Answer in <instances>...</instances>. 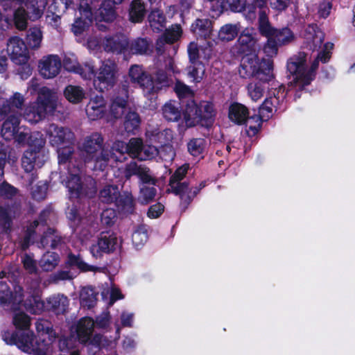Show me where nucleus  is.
I'll use <instances>...</instances> for the list:
<instances>
[{"label": "nucleus", "instance_id": "nucleus-1", "mask_svg": "<svg viewBox=\"0 0 355 355\" xmlns=\"http://www.w3.org/2000/svg\"><path fill=\"white\" fill-rule=\"evenodd\" d=\"M58 148L59 165L67 164L68 176L66 187L68 189L70 200H76L79 202L93 198L97 193L96 182L94 180L85 183L82 182L80 176L81 166L78 164L75 165L71 162L74 153L73 144Z\"/></svg>", "mask_w": 355, "mask_h": 355}, {"label": "nucleus", "instance_id": "nucleus-2", "mask_svg": "<svg viewBox=\"0 0 355 355\" xmlns=\"http://www.w3.org/2000/svg\"><path fill=\"white\" fill-rule=\"evenodd\" d=\"M306 60L307 54L300 51L287 61V71L289 73V76L293 77L291 83L297 89L298 92L305 89V87L311 85V82L315 80L320 62L315 58L308 69Z\"/></svg>", "mask_w": 355, "mask_h": 355}, {"label": "nucleus", "instance_id": "nucleus-3", "mask_svg": "<svg viewBox=\"0 0 355 355\" xmlns=\"http://www.w3.org/2000/svg\"><path fill=\"white\" fill-rule=\"evenodd\" d=\"M85 164L93 163V169L103 171L108 165L110 151L104 147V139L101 133L93 132L87 136L79 147Z\"/></svg>", "mask_w": 355, "mask_h": 355}, {"label": "nucleus", "instance_id": "nucleus-4", "mask_svg": "<svg viewBox=\"0 0 355 355\" xmlns=\"http://www.w3.org/2000/svg\"><path fill=\"white\" fill-rule=\"evenodd\" d=\"M239 74L242 78H255L263 83H269L274 78L273 60L260 59L257 54L242 56Z\"/></svg>", "mask_w": 355, "mask_h": 355}, {"label": "nucleus", "instance_id": "nucleus-5", "mask_svg": "<svg viewBox=\"0 0 355 355\" xmlns=\"http://www.w3.org/2000/svg\"><path fill=\"white\" fill-rule=\"evenodd\" d=\"M216 112L214 105L211 101H201L198 105L194 101H189L183 112V119L187 128L197 124L202 127L212 126Z\"/></svg>", "mask_w": 355, "mask_h": 355}, {"label": "nucleus", "instance_id": "nucleus-6", "mask_svg": "<svg viewBox=\"0 0 355 355\" xmlns=\"http://www.w3.org/2000/svg\"><path fill=\"white\" fill-rule=\"evenodd\" d=\"M2 338L8 345H15L21 351L28 354L34 353V355H46V347L49 344L44 338L42 344L37 339L34 342L35 336L33 331L10 333L8 330L2 334Z\"/></svg>", "mask_w": 355, "mask_h": 355}, {"label": "nucleus", "instance_id": "nucleus-7", "mask_svg": "<svg viewBox=\"0 0 355 355\" xmlns=\"http://www.w3.org/2000/svg\"><path fill=\"white\" fill-rule=\"evenodd\" d=\"M45 144L39 132L30 134L27 139L29 148L24 151L21 158V166L26 173H31L36 168H41L45 162V155L42 151Z\"/></svg>", "mask_w": 355, "mask_h": 355}, {"label": "nucleus", "instance_id": "nucleus-8", "mask_svg": "<svg viewBox=\"0 0 355 355\" xmlns=\"http://www.w3.org/2000/svg\"><path fill=\"white\" fill-rule=\"evenodd\" d=\"M117 64L110 60L103 62L98 72L94 73V85L100 92L109 90L114 86L117 79Z\"/></svg>", "mask_w": 355, "mask_h": 355}, {"label": "nucleus", "instance_id": "nucleus-9", "mask_svg": "<svg viewBox=\"0 0 355 355\" xmlns=\"http://www.w3.org/2000/svg\"><path fill=\"white\" fill-rule=\"evenodd\" d=\"M258 31L261 36L267 38V41L263 45V52L268 57L275 56L277 55V48L272 35L276 31V28L271 25L266 10H261L259 12Z\"/></svg>", "mask_w": 355, "mask_h": 355}, {"label": "nucleus", "instance_id": "nucleus-10", "mask_svg": "<svg viewBox=\"0 0 355 355\" xmlns=\"http://www.w3.org/2000/svg\"><path fill=\"white\" fill-rule=\"evenodd\" d=\"M117 244L118 238L115 233L110 231L102 232L98 236L97 243L90 247L89 251L94 258L101 259L104 254L113 253Z\"/></svg>", "mask_w": 355, "mask_h": 355}, {"label": "nucleus", "instance_id": "nucleus-11", "mask_svg": "<svg viewBox=\"0 0 355 355\" xmlns=\"http://www.w3.org/2000/svg\"><path fill=\"white\" fill-rule=\"evenodd\" d=\"M129 98V85L125 80L116 89L111 98L110 112L114 119H120L127 109Z\"/></svg>", "mask_w": 355, "mask_h": 355}, {"label": "nucleus", "instance_id": "nucleus-12", "mask_svg": "<svg viewBox=\"0 0 355 355\" xmlns=\"http://www.w3.org/2000/svg\"><path fill=\"white\" fill-rule=\"evenodd\" d=\"M7 53L14 63L28 62L30 58L27 45L19 37L9 39L7 44Z\"/></svg>", "mask_w": 355, "mask_h": 355}, {"label": "nucleus", "instance_id": "nucleus-13", "mask_svg": "<svg viewBox=\"0 0 355 355\" xmlns=\"http://www.w3.org/2000/svg\"><path fill=\"white\" fill-rule=\"evenodd\" d=\"M128 76L133 85L141 88L146 95L151 83V73L147 71L142 65L133 64L128 71Z\"/></svg>", "mask_w": 355, "mask_h": 355}, {"label": "nucleus", "instance_id": "nucleus-14", "mask_svg": "<svg viewBox=\"0 0 355 355\" xmlns=\"http://www.w3.org/2000/svg\"><path fill=\"white\" fill-rule=\"evenodd\" d=\"M189 169V164H184L178 167L174 173L170 177L168 186L171 191L175 196L181 194L182 192H187L189 189V184L188 182H181L186 176Z\"/></svg>", "mask_w": 355, "mask_h": 355}, {"label": "nucleus", "instance_id": "nucleus-15", "mask_svg": "<svg viewBox=\"0 0 355 355\" xmlns=\"http://www.w3.org/2000/svg\"><path fill=\"white\" fill-rule=\"evenodd\" d=\"M49 132V142L53 146L73 144V133L69 129L52 124Z\"/></svg>", "mask_w": 355, "mask_h": 355}, {"label": "nucleus", "instance_id": "nucleus-16", "mask_svg": "<svg viewBox=\"0 0 355 355\" xmlns=\"http://www.w3.org/2000/svg\"><path fill=\"white\" fill-rule=\"evenodd\" d=\"M129 40L124 34H115L105 37L103 48L107 53H125L128 50Z\"/></svg>", "mask_w": 355, "mask_h": 355}, {"label": "nucleus", "instance_id": "nucleus-17", "mask_svg": "<svg viewBox=\"0 0 355 355\" xmlns=\"http://www.w3.org/2000/svg\"><path fill=\"white\" fill-rule=\"evenodd\" d=\"M96 10L90 7L78 8L80 16L76 18L71 28L75 35H80L89 28L93 21V12Z\"/></svg>", "mask_w": 355, "mask_h": 355}, {"label": "nucleus", "instance_id": "nucleus-18", "mask_svg": "<svg viewBox=\"0 0 355 355\" xmlns=\"http://www.w3.org/2000/svg\"><path fill=\"white\" fill-rule=\"evenodd\" d=\"M190 31L198 40L209 39L214 31V21L209 18H197L191 24Z\"/></svg>", "mask_w": 355, "mask_h": 355}, {"label": "nucleus", "instance_id": "nucleus-19", "mask_svg": "<svg viewBox=\"0 0 355 355\" xmlns=\"http://www.w3.org/2000/svg\"><path fill=\"white\" fill-rule=\"evenodd\" d=\"M85 110L88 117L92 121L103 118L106 112V102L103 95L92 96Z\"/></svg>", "mask_w": 355, "mask_h": 355}, {"label": "nucleus", "instance_id": "nucleus-20", "mask_svg": "<svg viewBox=\"0 0 355 355\" xmlns=\"http://www.w3.org/2000/svg\"><path fill=\"white\" fill-rule=\"evenodd\" d=\"M255 43L256 41L249 30H243L235 44L236 53L243 56L254 54L253 52H254Z\"/></svg>", "mask_w": 355, "mask_h": 355}, {"label": "nucleus", "instance_id": "nucleus-21", "mask_svg": "<svg viewBox=\"0 0 355 355\" xmlns=\"http://www.w3.org/2000/svg\"><path fill=\"white\" fill-rule=\"evenodd\" d=\"M40 73L45 78L55 77L60 72L61 61L58 55H50L39 64Z\"/></svg>", "mask_w": 355, "mask_h": 355}, {"label": "nucleus", "instance_id": "nucleus-22", "mask_svg": "<svg viewBox=\"0 0 355 355\" xmlns=\"http://www.w3.org/2000/svg\"><path fill=\"white\" fill-rule=\"evenodd\" d=\"M153 44L148 37H137L129 41L128 50L134 55H150L153 52Z\"/></svg>", "mask_w": 355, "mask_h": 355}, {"label": "nucleus", "instance_id": "nucleus-23", "mask_svg": "<svg viewBox=\"0 0 355 355\" xmlns=\"http://www.w3.org/2000/svg\"><path fill=\"white\" fill-rule=\"evenodd\" d=\"M65 268L68 269H78L82 272H100L101 268L89 265L85 262L80 254L69 252L65 261Z\"/></svg>", "mask_w": 355, "mask_h": 355}, {"label": "nucleus", "instance_id": "nucleus-24", "mask_svg": "<svg viewBox=\"0 0 355 355\" xmlns=\"http://www.w3.org/2000/svg\"><path fill=\"white\" fill-rule=\"evenodd\" d=\"M249 114L248 108L240 103L234 102L229 107L228 117L235 124H245L250 117Z\"/></svg>", "mask_w": 355, "mask_h": 355}, {"label": "nucleus", "instance_id": "nucleus-25", "mask_svg": "<svg viewBox=\"0 0 355 355\" xmlns=\"http://www.w3.org/2000/svg\"><path fill=\"white\" fill-rule=\"evenodd\" d=\"M62 243V236L60 233L55 228L48 227L44 231L40 238V245L42 248H50L55 250Z\"/></svg>", "mask_w": 355, "mask_h": 355}, {"label": "nucleus", "instance_id": "nucleus-26", "mask_svg": "<svg viewBox=\"0 0 355 355\" xmlns=\"http://www.w3.org/2000/svg\"><path fill=\"white\" fill-rule=\"evenodd\" d=\"M248 9L246 0H217L216 10L223 12H243Z\"/></svg>", "mask_w": 355, "mask_h": 355}, {"label": "nucleus", "instance_id": "nucleus-27", "mask_svg": "<svg viewBox=\"0 0 355 355\" xmlns=\"http://www.w3.org/2000/svg\"><path fill=\"white\" fill-rule=\"evenodd\" d=\"M94 322L89 317L81 318L76 327V334L80 343L86 344L92 336Z\"/></svg>", "mask_w": 355, "mask_h": 355}, {"label": "nucleus", "instance_id": "nucleus-28", "mask_svg": "<svg viewBox=\"0 0 355 355\" xmlns=\"http://www.w3.org/2000/svg\"><path fill=\"white\" fill-rule=\"evenodd\" d=\"M148 90V95H154L157 94L162 89L169 87V78L167 73L163 69H158L154 73L151 74V83Z\"/></svg>", "mask_w": 355, "mask_h": 355}, {"label": "nucleus", "instance_id": "nucleus-29", "mask_svg": "<svg viewBox=\"0 0 355 355\" xmlns=\"http://www.w3.org/2000/svg\"><path fill=\"white\" fill-rule=\"evenodd\" d=\"M163 117L170 122H178L183 117L184 110H182L180 103L175 101L166 102L162 108ZM184 121V119H182Z\"/></svg>", "mask_w": 355, "mask_h": 355}, {"label": "nucleus", "instance_id": "nucleus-30", "mask_svg": "<svg viewBox=\"0 0 355 355\" xmlns=\"http://www.w3.org/2000/svg\"><path fill=\"white\" fill-rule=\"evenodd\" d=\"M45 311H50L56 315L64 314L69 306V299L64 295H58L47 298Z\"/></svg>", "mask_w": 355, "mask_h": 355}, {"label": "nucleus", "instance_id": "nucleus-31", "mask_svg": "<svg viewBox=\"0 0 355 355\" xmlns=\"http://www.w3.org/2000/svg\"><path fill=\"white\" fill-rule=\"evenodd\" d=\"M20 123V116L12 114L3 121L1 126V136L6 141L12 139L13 136L18 130Z\"/></svg>", "mask_w": 355, "mask_h": 355}, {"label": "nucleus", "instance_id": "nucleus-32", "mask_svg": "<svg viewBox=\"0 0 355 355\" xmlns=\"http://www.w3.org/2000/svg\"><path fill=\"white\" fill-rule=\"evenodd\" d=\"M23 306L31 314H41L45 311L46 304L38 293L28 295L24 300Z\"/></svg>", "mask_w": 355, "mask_h": 355}, {"label": "nucleus", "instance_id": "nucleus-33", "mask_svg": "<svg viewBox=\"0 0 355 355\" xmlns=\"http://www.w3.org/2000/svg\"><path fill=\"white\" fill-rule=\"evenodd\" d=\"M146 15V8L141 0H132L128 8V19L134 24L141 23Z\"/></svg>", "mask_w": 355, "mask_h": 355}, {"label": "nucleus", "instance_id": "nucleus-34", "mask_svg": "<svg viewBox=\"0 0 355 355\" xmlns=\"http://www.w3.org/2000/svg\"><path fill=\"white\" fill-rule=\"evenodd\" d=\"M63 66L67 71L80 74L85 79H92L94 73V67L87 65V71L85 72L83 67L76 60L67 57H65L63 60Z\"/></svg>", "mask_w": 355, "mask_h": 355}, {"label": "nucleus", "instance_id": "nucleus-35", "mask_svg": "<svg viewBox=\"0 0 355 355\" xmlns=\"http://www.w3.org/2000/svg\"><path fill=\"white\" fill-rule=\"evenodd\" d=\"M149 25L155 33H159L166 28V18L164 12L159 9L152 10L148 16Z\"/></svg>", "mask_w": 355, "mask_h": 355}, {"label": "nucleus", "instance_id": "nucleus-36", "mask_svg": "<svg viewBox=\"0 0 355 355\" xmlns=\"http://www.w3.org/2000/svg\"><path fill=\"white\" fill-rule=\"evenodd\" d=\"M63 95L72 104H78L86 98L84 89L79 85H68L63 91Z\"/></svg>", "mask_w": 355, "mask_h": 355}, {"label": "nucleus", "instance_id": "nucleus-37", "mask_svg": "<svg viewBox=\"0 0 355 355\" xmlns=\"http://www.w3.org/2000/svg\"><path fill=\"white\" fill-rule=\"evenodd\" d=\"M116 5L113 4L110 0H104L101 2L98 8V18L107 23H111L115 20L117 17Z\"/></svg>", "mask_w": 355, "mask_h": 355}, {"label": "nucleus", "instance_id": "nucleus-38", "mask_svg": "<svg viewBox=\"0 0 355 355\" xmlns=\"http://www.w3.org/2000/svg\"><path fill=\"white\" fill-rule=\"evenodd\" d=\"M114 205L118 209L123 212L132 214L135 211V200L130 193L124 192L121 194L119 192V197L115 200Z\"/></svg>", "mask_w": 355, "mask_h": 355}, {"label": "nucleus", "instance_id": "nucleus-39", "mask_svg": "<svg viewBox=\"0 0 355 355\" xmlns=\"http://www.w3.org/2000/svg\"><path fill=\"white\" fill-rule=\"evenodd\" d=\"M272 38L275 42L277 48V53H278L279 47L287 45L295 40L293 32L288 27L282 28H276V31L272 35Z\"/></svg>", "mask_w": 355, "mask_h": 355}, {"label": "nucleus", "instance_id": "nucleus-40", "mask_svg": "<svg viewBox=\"0 0 355 355\" xmlns=\"http://www.w3.org/2000/svg\"><path fill=\"white\" fill-rule=\"evenodd\" d=\"M241 25L237 24H226L220 27L218 37L221 41L230 42L234 40L240 32Z\"/></svg>", "mask_w": 355, "mask_h": 355}, {"label": "nucleus", "instance_id": "nucleus-41", "mask_svg": "<svg viewBox=\"0 0 355 355\" xmlns=\"http://www.w3.org/2000/svg\"><path fill=\"white\" fill-rule=\"evenodd\" d=\"M37 101L49 114H53L56 109V102L51 91L47 87H43L38 94Z\"/></svg>", "mask_w": 355, "mask_h": 355}, {"label": "nucleus", "instance_id": "nucleus-42", "mask_svg": "<svg viewBox=\"0 0 355 355\" xmlns=\"http://www.w3.org/2000/svg\"><path fill=\"white\" fill-rule=\"evenodd\" d=\"M141 124V118L136 112H128L123 122L124 129L128 134L136 135Z\"/></svg>", "mask_w": 355, "mask_h": 355}, {"label": "nucleus", "instance_id": "nucleus-43", "mask_svg": "<svg viewBox=\"0 0 355 355\" xmlns=\"http://www.w3.org/2000/svg\"><path fill=\"white\" fill-rule=\"evenodd\" d=\"M59 261L60 256L57 252H46L40 261V266L43 271H52L58 265Z\"/></svg>", "mask_w": 355, "mask_h": 355}, {"label": "nucleus", "instance_id": "nucleus-44", "mask_svg": "<svg viewBox=\"0 0 355 355\" xmlns=\"http://www.w3.org/2000/svg\"><path fill=\"white\" fill-rule=\"evenodd\" d=\"M36 330L39 334V340L38 341L42 340L43 338H41L40 336H46L49 338V341L51 343L52 341V338H55L56 336V333L53 328V325L51 322L48 320H39L37 321L36 324Z\"/></svg>", "mask_w": 355, "mask_h": 355}, {"label": "nucleus", "instance_id": "nucleus-45", "mask_svg": "<svg viewBox=\"0 0 355 355\" xmlns=\"http://www.w3.org/2000/svg\"><path fill=\"white\" fill-rule=\"evenodd\" d=\"M97 301V293L91 286L84 287L80 291V302L81 306L88 309L93 308Z\"/></svg>", "mask_w": 355, "mask_h": 355}, {"label": "nucleus", "instance_id": "nucleus-46", "mask_svg": "<svg viewBox=\"0 0 355 355\" xmlns=\"http://www.w3.org/2000/svg\"><path fill=\"white\" fill-rule=\"evenodd\" d=\"M119 189L117 185H105L99 192V198L103 203H114L119 197Z\"/></svg>", "mask_w": 355, "mask_h": 355}, {"label": "nucleus", "instance_id": "nucleus-47", "mask_svg": "<svg viewBox=\"0 0 355 355\" xmlns=\"http://www.w3.org/2000/svg\"><path fill=\"white\" fill-rule=\"evenodd\" d=\"M10 212L11 208L9 205H0V227L5 234H10L12 230V218Z\"/></svg>", "mask_w": 355, "mask_h": 355}, {"label": "nucleus", "instance_id": "nucleus-48", "mask_svg": "<svg viewBox=\"0 0 355 355\" xmlns=\"http://www.w3.org/2000/svg\"><path fill=\"white\" fill-rule=\"evenodd\" d=\"M12 322L16 328V330L13 331V332L31 331L29 329L31 326V318L24 312H19L15 313L12 319ZM9 331L12 333V331Z\"/></svg>", "mask_w": 355, "mask_h": 355}, {"label": "nucleus", "instance_id": "nucleus-49", "mask_svg": "<svg viewBox=\"0 0 355 355\" xmlns=\"http://www.w3.org/2000/svg\"><path fill=\"white\" fill-rule=\"evenodd\" d=\"M28 19H30L29 14L22 6L17 8L13 13L14 24L19 31L26 29Z\"/></svg>", "mask_w": 355, "mask_h": 355}, {"label": "nucleus", "instance_id": "nucleus-50", "mask_svg": "<svg viewBox=\"0 0 355 355\" xmlns=\"http://www.w3.org/2000/svg\"><path fill=\"white\" fill-rule=\"evenodd\" d=\"M42 40V33L40 28L37 27L31 28L26 35V45L32 49H36L40 46V44Z\"/></svg>", "mask_w": 355, "mask_h": 355}, {"label": "nucleus", "instance_id": "nucleus-51", "mask_svg": "<svg viewBox=\"0 0 355 355\" xmlns=\"http://www.w3.org/2000/svg\"><path fill=\"white\" fill-rule=\"evenodd\" d=\"M263 119L261 116L254 114L251 116L246 121L245 131L249 137L255 136L260 130L262 125Z\"/></svg>", "mask_w": 355, "mask_h": 355}, {"label": "nucleus", "instance_id": "nucleus-52", "mask_svg": "<svg viewBox=\"0 0 355 355\" xmlns=\"http://www.w3.org/2000/svg\"><path fill=\"white\" fill-rule=\"evenodd\" d=\"M15 303L16 297H14L8 284L4 282H0V306L5 307Z\"/></svg>", "mask_w": 355, "mask_h": 355}, {"label": "nucleus", "instance_id": "nucleus-53", "mask_svg": "<svg viewBox=\"0 0 355 355\" xmlns=\"http://www.w3.org/2000/svg\"><path fill=\"white\" fill-rule=\"evenodd\" d=\"M188 75L193 79V82L200 83L205 72V67L202 62H190L187 67Z\"/></svg>", "mask_w": 355, "mask_h": 355}, {"label": "nucleus", "instance_id": "nucleus-54", "mask_svg": "<svg viewBox=\"0 0 355 355\" xmlns=\"http://www.w3.org/2000/svg\"><path fill=\"white\" fill-rule=\"evenodd\" d=\"M157 194V189L154 187L146 185L140 186L139 201L143 205H148L153 201Z\"/></svg>", "mask_w": 355, "mask_h": 355}, {"label": "nucleus", "instance_id": "nucleus-55", "mask_svg": "<svg viewBox=\"0 0 355 355\" xmlns=\"http://www.w3.org/2000/svg\"><path fill=\"white\" fill-rule=\"evenodd\" d=\"M266 83L258 80L250 83L247 85L248 94L253 101H257L262 98L265 91L264 84Z\"/></svg>", "mask_w": 355, "mask_h": 355}, {"label": "nucleus", "instance_id": "nucleus-56", "mask_svg": "<svg viewBox=\"0 0 355 355\" xmlns=\"http://www.w3.org/2000/svg\"><path fill=\"white\" fill-rule=\"evenodd\" d=\"M200 191V188L198 187H196L191 189L189 187V189L187 192H182L181 194L177 195L179 196L180 198V206L182 211H184L188 208L193 198L199 193Z\"/></svg>", "mask_w": 355, "mask_h": 355}, {"label": "nucleus", "instance_id": "nucleus-57", "mask_svg": "<svg viewBox=\"0 0 355 355\" xmlns=\"http://www.w3.org/2000/svg\"><path fill=\"white\" fill-rule=\"evenodd\" d=\"M174 91L180 100L188 98L186 104L190 101H194L193 99L194 97V94L192 89L190 88V87L180 80L176 81Z\"/></svg>", "mask_w": 355, "mask_h": 355}, {"label": "nucleus", "instance_id": "nucleus-58", "mask_svg": "<svg viewBox=\"0 0 355 355\" xmlns=\"http://www.w3.org/2000/svg\"><path fill=\"white\" fill-rule=\"evenodd\" d=\"M205 147V140L202 138H193L187 144L189 153L194 157L200 155L203 153Z\"/></svg>", "mask_w": 355, "mask_h": 355}, {"label": "nucleus", "instance_id": "nucleus-59", "mask_svg": "<svg viewBox=\"0 0 355 355\" xmlns=\"http://www.w3.org/2000/svg\"><path fill=\"white\" fill-rule=\"evenodd\" d=\"M143 141L140 138H131L128 143L127 155L131 157H140L142 153Z\"/></svg>", "mask_w": 355, "mask_h": 355}, {"label": "nucleus", "instance_id": "nucleus-60", "mask_svg": "<svg viewBox=\"0 0 355 355\" xmlns=\"http://www.w3.org/2000/svg\"><path fill=\"white\" fill-rule=\"evenodd\" d=\"M148 231L145 225H139L132 235L133 244L139 247L143 245L148 240Z\"/></svg>", "mask_w": 355, "mask_h": 355}, {"label": "nucleus", "instance_id": "nucleus-61", "mask_svg": "<svg viewBox=\"0 0 355 355\" xmlns=\"http://www.w3.org/2000/svg\"><path fill=\"white\" fill-rule=\"evenodd\" d=\"M29 114H32L33 120L36 122L44 119L46 114L49 112L44 108L40 103L36 101L31 106L28 108Z\"/></svg>", "mask_w": 355, "mask_h": 355}, {"label": "nucleus", "instance_id": "nucleus-62", "mask_svg": "<svg viewBox=\"0 0 355 355\" xmlns=\"http://www.w3.org/2000/svg\"><path fill=\"white\" fill-rule=\"evenodd\" d=\"M128 149V143L116 140L115 141L112 146V151L114 154V152L118 153L119 154V157H116V160L118 162H123L127 159L125 155L127 154Z\"/></svg>", "mask_w": 355, "mask_h": 355}, {"label": "nucleus", "instance_id": "nucleus-63", "mask_svg": "<svg viewBox=\"0 0 355 355\" xmlns=\"http://www.w3.org/2000/svg\"><path fill=\"white\" fill-rule=\"evenodd\" d=\"M18 192V189L6 181L0 184V197L4 199H12Z\"/></svg>", "mask_w": 355, "mask_h": 355}, {"label": "nucleus", "instance_id": "nucleus-64", "mask_svg": "<svg viewBox=\"0 0 355 355\" xmlns=\"http://www.w3.org/2000/svg\"><path fill=\"white\" fill-rule=\"evenodd\" d=\"M182 33L180 26H177L175 28L166 31L164 35V41L168 44L176 42L181 37Z\"/></svg>", "mask_w": 355, "mask_h": 355}]
</instances>
